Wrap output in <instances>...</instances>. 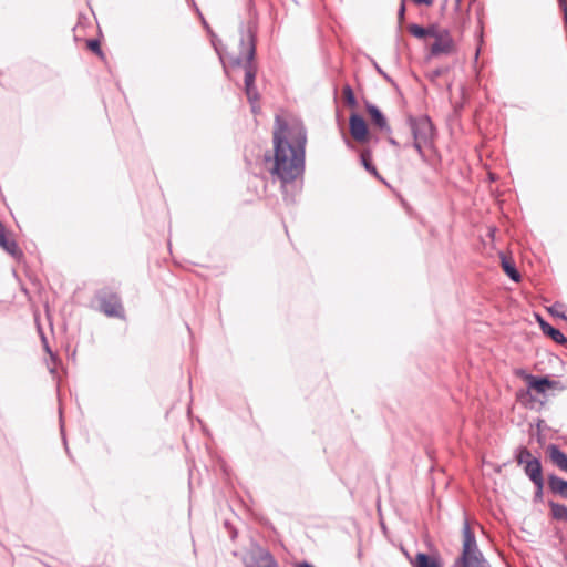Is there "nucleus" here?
<instances>
[{
  "label": "nucleus",
  "mask_w": 567,
  "mask_h": 567,
  "mask_svg": "<svg viewBox=\"0 0 567 567\" xmlns=\"http://www.w3.org/2000/svg\"><path fill=\"white\" fill-rule=\"evenodd\" d=\"M246 50L247 52L245 58L239 59L238 63H244L246 94L248 96V100L250 102H254L257 100V92L254 86L256 73L250 62L255 53V47L250 40L247 42Z\"/></svg>",
  "instance_id": "4"
},
{
  "label": "nucleus",
  "mask_w": 567,
  "mask_h": 567,
  "mask_svg": "<svg viewBox=\"0 0 567 567\" xmlns=\"http://www.w3.org/2000/svg\"><path fill=\"white\" fill-rule=\"evenodd\" d=\"M502 267L506 275L514 281H519V274L515 269L514 265L506 258L502 257Z\"/></svg>",
  "instance_id": "16"
},
{
  "label": "nucleus",
  "mask_w": 567,
  "mask_h": 567,
  "mask_svg": "<svg viewBox=\"0 0 567 567\" xmlns=\"http://www.w3.org/2000/svg\"><path fill=\"white\" fill-rule=\"evenodd\" d=\"M405 7L404 4H401V8L399 10V16L402 18L404 16Z\"/></svg>",
  "instance_id": "23"
},
{
  "label": "nucleus",
  "mask_w": 567,
  "mask_h": 567,
  "mask_svg": "<svg viewBox=\"0 0 567 567\" xmlns=\"http://www.w3.org/2000/svg\"><path fill=\"white\" fill-rule=\"evenodd\" d=\"M0 247L6 250L8 254H10L11 256H19L20 255V250L14 241V239H12L10 237V234L7 233L1 239H0Z\"/></svg>",
  "instance_id": "13"
},
{
  "label": "nucleus",
  "mask_w": 567,
  "mask_h": 567,
  "mask_svg": "<svg viewBox=\"0 0 567 567\" xmlns=\"http://www.w3.org/2000/svg\"><path fill=\"white\" fill-rule=\"evenodd\" d=\"M536 460L533 457L530 452L526 449H522L517 455V462L519 465H526L529 461Z\"/></svg>",
  "instance_id": "20"
},
{
  "label": "nucleus",
  "mask_w": 567,
  "mask_h": 567,
  "mask_svg": "<svg viewBox=\"0 0 567 567\" xmlns=\"http://www.w3.org/2000/svg\"><path fill=\"white\" fill-rule=\"evenodd\" d=\"M560 3H561V6H563V8H564L565 6H567V3H566V1H565V0H560Z\"/></svg>",
  "instance_id": "24"
},
{
  "label": "nucleus",
  "mask_w": 567,
  "mask_h": 567,
  "mask_svg": "<svg viewBox=\"0 0 567 567\" xmlns=\"http://www.w3.org/2000/svg\"><path fill=\"white\" fill-rule=\"evenodd\" d=\"M432 38L434 39L431 45V53L433 55L454 53L455 43L446 30L436 27Z\"/></svg>",
  "instance_id": "5"
},
{
  "label": "nucleus",
  "mask_w": 567,
  "mask_h": 567,
  "mask_svg": "<svg viewBox=\"0 0 567 567\" xmlns=\"http://www.w3.org/2000/svg\"><path fill=\"white\" fill-rule=\"evenodd\" d=\"M256 567H278L272 557L267 551L260 553L259 563Z\"/></svg>",
  "instance_id": "19"
},
{
  "label": "nucleus",
  "mask_w": 567,
  "mask_h": 567,
  "mask_svg": "<svg viewBox=\"0 0 567 567\" xmlns=\"http://www.w3.org/2000/svg\"><path fill=\"white\" fill-rule=\"evenodd\" d=\"M540 326H542L543 331L546 334L550 336L556 342L563 343L565 341V337L559 330L553 328L550 324H548L542 320H540Z\"/></svg>",
  "instance_id": "15"
},
{
  "label": "nucleus",
  "mask_w": 567,
  "mask_h": 567,
  "mask_svg": "<svg viewBox=\"0 0 567 567\" xmlns=\"http://www.w3.org/2000/svg\"><path fill=\"white\" fill-rule=\"evenodd\" d=\"M548 453L553 463L560 470L567 472V454L561 452L556 445H550L548 447Z\"/></svg>",
  "instance_id": "10"
},
{
  "label": "nucleus",
  "mask_w": 567,
  "mask_h": 567,
  "mask_svg": "<svg viewBox=\"0 0 567 567\" xmlns=\"http://www.w3.org/2000/svg\"><path fill=\"white\" fill-rule=\"evenodd\" d=\"M463 549L462 555L455 560L452 567H489L478 550L474 534L467 523L463 528Z\"/></svg>",
  "instance_id": "2"
},
{
  "label": "nucleus",
  "mask_w": 567,
  "mask_h": 567,
  "mask_svg": "<svg viewBox=\"0 0 567 567\" xmlns=\"http://www.w3.org/2000/svg\"><path fill=\"white\" fill-rule=\"evenodd\" d=\"M89 48L94 52H99L100 44L97 41L92 40L89 42Z\"/></svg>",
  "instance_id": "22"
},
{
  "label": "nucleus",
  "mask_w": 567,
  "mask_h": 567,
  "mask_svg": "<svg viewBox=\"0 0 567 567\" xmlns=\"http://www.w3.org/2000/svg\"><path fill=\"white\" fill-rule=\"evenodd\" d=\"M306 132L303 126L293 121L288 123L276 117L274 128V163L271 174L282 183L296 179L303 172Z\"/></svg>",
  "instance_id": "1"
},
{
  "label": "nucleus",
  "mask_w": 567,
  "mask_h": 567,
  "mask_svg": "<svg viewBox=\"0 0 567 567\" xmlns=\"http://www.w3.org/2000/svg\"><path fill=\"white\" fill-rule=\"evenodd\" d=\"M522 375L527 382L528 391H535L537 394L545 395L549 390L554 389L556 384L548 378H537L526 373H522Z\"/></svg>",
  "instance_id": "6"
},
{
  "label": "nucleus",
  "mask_w": 567,
  "mask_h": 567,
  "mask_svg": "<svg viewBox=\"0 0 567 567\" xmlns=\"http://www.w3.org/2000/svg\"><path fill=\"white\" fill-rule=\"evenodd\" d=\"M548 486L553 493L567 498V481L551 475L548 477Z\"/></svg>",
  "instance_id": "11"
},
{
  "label": "nucleus",
  "mask_w": 567,
  "mask_h": 567,
  "mask_svg": "<svg viewBox=\"0 0 567 567\" xmlns=\"http://www.w3.org/2000/svg\"><path fill=\"white\" fill-rule=\"evenodd\" d=\"M350 133L352 137L360 143L367 142L369 137V131L365 121L357 115L352 114L349 121Z\"/></svg>",
  "instance_id": "7"
},
{
  "label": "nucleus",
  "mask_w": 567,
  "mask_h": 567,
  "mask_svg": "<svg viewBox=\"0 0 567 567\" xmlns=\"http://www.w3.org/2000/svg\"><path fill=\"white\" fill-rule=\"evenodd\" d=\"M413 566L414 567H441V565L436 558L430 557L423 553H419L415 556Z\"/></svg>",
  "instance_id": "14"
},
{
  "label": "nucleus",
  "mask_w": 567,
  "mask_h": 567,
  "mask_svg": "<svg viewBox=\"0 0 567 567\" xmlns=\"http://www.w3.org/2000/svg\"><path fill=\"white\" fill-rule=\"evenodd\" d=\"M102 311L110 317H118L122 315V305L116 296L110 297V299H105L101 303Z\"/></svg>",
  "instance_id": "9"
},
{
  "label": "nucleus",
  "mask_w": 567,
  "mask_h": 567,
  "mask_svg": "<svg viewBox=\"0 0 567 567\" xmlns=\"http://www.w3.org/2000/svg\"><path fill=\"white\" fill-rule=\"evenodd\" d=\"M362 164L364 165L365 169L372 173L373 175L378 176L375 167L371 164L370 161V153L363 152L361 155Z\"/></svg>",
  "instance_id": "21"
},
{
  "label": "nucleus",
  "mask_w": 567,
  "mask_h": 567,
  "mask_svg": "<svg viewBox=\"0 0 567 567\" xmlns=\"http://www.w3.org/2000/svg\"><path fill=\"white\" fill-rule=\"evenodd\" d=\"M526 475L532 480V482L542 489L544 486V480L542 474V465L538 458L529 461L524 466Z\"/></svg>",
  "instance_id": "8"
},
{
  "label": "nucleus",
  "mask_w": 567,
  "mask_h": 567,
  "mask_svg": "<svg viewBox=\"0 0 567 567\" xmlns=\"http://www.w3.org/2000/svg\"><path fill=\"white\" fill-rule=\"evenodd\" d=\"M435 28H436V27H431V28L424 29V28H422V27H420V25L412 24V25L410 27V32H411L414 37H416V38H420V39H421V38H424V37H426V35L432 37V34H433V32H434Z\"/></svg>",
  "instance_id": "18"
},
{
  "label": "nucleus",
  "mask_w": 567,
  "mask_h": 567,
  "mask_svg": "<svg viewBox=\"0 0 567 567\" xmlns=\"http://www.w3.org/2000/svg\"><path fill=\"white\" fill-rule=\"evenodd\" d=\"M368 113L377 127L380 130H388L386 120L377 106L368 105Z\"/></svg>",
  "instance_id": "12"
},
{
  "label": "nucleus",
  "mask_w": 567,
  "mask_h": 567,
  "mask_svg": "<svg viewBox=\"0 0 567 567\" xmlns=\"http://www.w3.org/2000/svg\"><path fill=\"white\" fill-rule=\"evenodd\" d=\"M414 147L420 155H423L422 148L427 145L433 136L432 123L427 117H420L411 122Z\"/></svg>",
  "instance_id": "3"
},
{
  "label": "nucleus",
  "mask_w": 567,
  "mask_h": 567,
  "mask_svg": "<svg viewBox=\"0 0 567 567\" xmlns=\"http://www.w3.org/2000/svg\"><path fill=\"white\" fill-rule=\"evenodd\" d=\"M550 509L553 516L556 519L567 520V506L557 503H550Z\"/></svg>",
  "instance_id": "17"
}]
</instances>
